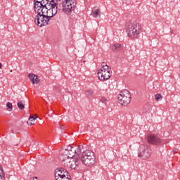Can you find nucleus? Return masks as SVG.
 Masks as SVG:
<instances>
[{
  "mask_svg": "<svg viewBox=\"0 0 180 180\" xmlns=\"http://www.w3.org/2000/svg\"><path fill=\"white\" fill-rule=\"evenodd\" d=\"M34 9L35 12L34 22L37 26L41 27L49 24L50 18L56 16L60 8L58 4L54 0H34Z\"/></svg>",
  "mask_w": 180,
  "mask_h": 180,
  "instance_id": "nucleus-1",
  "label": "nucleus"
},
{
  "mask_svg": "<svg viewBox=\"0 0 180 180\" xmlns=\"http://www.w3.org/2000/svg\"><path fill=\"white\" fill-rule=\"evenodd\" d=\"M82 153V146H68L61 150L63 155L62 165L68 169H75L79 164V159H74L72 157L79 155Z\"/></svg>",
  "mask_w": 180,
  "mask_h": 180,
  "instance_id": "nucleus-2",
  "label": "nucleus"
},
{
  "mask_svg": "<svg viewBox=\"0 0 180 180\" xmlns=\"http://www.w3.org/2000/svg\"><path fill=\"white\" fill-rule=\"evenodd\" d=\"M57 2H60L61 0H56ZM62 11L65 15H68L70 22H75L77 20V2L75 0H62Z\"/></svg>",
  "mask_w": 180,
  "mask_h": 180,
  "instance_id": "nucleus-3",
  "label": "nucleus"
},
{
  "mask_svg": "<svg viewBox=\"0 0 180 180\" xmlns=\"http://www.w3.org/2000/svg\"><path fill=\"white\" fill-rule=\"evenodd\" d=\"M127 34L128 37L136 39L141 33V25L136 22H130L127 24Z\"/></svg>",
  "mask_w": 180,
  "mask_h": 180,
  "instance_id": "nucleus-4",
  "label": "nucleus"
},
{
  "mask_svg": "<svg viewBox=\"0 0 180 180\" xmlns=\"http://www.w3.org/2000/svg\"><path fill=\"white\" fill-rule=\"evenodd\" d=\"M81 161L82 164L86 165V167H92L93 165H95L96 159L94 152L90 150L83 152Z\"/></svg>",
  "mask_w": 180,
  "mask_h": 180,
  "instance_id": "nucleus-5",
  "label": "nucleus"
},
{
  "mask_svg": "<svg viewBox=\"0 0 180 180\" xmlns=\"http://www.w3.org/2000/svg\"><path fill=\"white\" fill-rule=\"evenodd\" d=\"M112 69L105 62L102 63V68L98 72V77L100 81H108L112 75Z\"/></svg>",
  "mask_w": 180,
  "mask_h": 180,
  "instance_id": "nucleus-6",
  "label": "nucleus"
},
{
  "mask_svg": "<svg viewBox=\"0 0 180 180\" xmlns=\"http://www.w3.org/2000/svg\"><path fill=\"white\" fill-rule=\"evenodd\" d=\"M118 102L122 106H127L131 102V95L128 90H122L118 94Z\"/></svg>",
  "mask_w": 180,
  "mask_h": 180,
  "instance_id": "nucleus-7",
  "label": "nucleus"
},
{
  "mask_svg": "<svg viewBox=\"0 0 180 180\" xmlns=\"http://www.w3.org/2000/svg\"><path fill=\"white\" fill-rule=\"evenodd\" d=\"M151 156V148L146 145H141L139 146L138 157L142 160H147Z\"/></svg>",
  "mask_w": 180,
  "mask_h": 180,
  "instance_id": "nucleus-8",
  "label": "nucleus"
},
{
  "mask_svg": "<svg viewBox=\"0 0 180 180\" xmlns=\"http://www.w3.org/2000/svg\"><path fill=\"white\" fill-rule=\"evenodd\" d=\"M68 175V172L63 168H58L56 169L55 178L56 180H65Z\"/></svg>",
  "mask_w": 180,
  "mask_h": 180,
  "instance_id": "nucleus-9",
  "label": "nucleus"
},
{
  "mask_svg": "<svg viewBox=\"0 0 180 180\" xmlns=\"http://www.w3.org/2000/svg\"><path fill=\"white\" fill-rule=\"evenodd\" d=\"M148 142L153 146H160L161 144V139L157 135H149L148 136Z\"/></svg>",
  "mask_w": 180,
  "mask_h": 180,
  "instance_id": "nucleus-10",
  "label": "nucleus"
},
{
  "mask_svg": "<svg viewBox=\"0 0 180 180\" xmlns=\"http://www.w3.org/2000/svg\"><path fill=\"white\" fill-rule=\"evenodd\" d=\"M110 49L112 50V51H119L123 49V45L120 44H111Z\"/></svg>",
  "mask_w": 180,
  "mask_h": 180,
  "instance_id": "nucleus-11",
  "label": "nucleus"
},
{
  "mask_svg": "<svg viewBox=\"0 0 180 180\" xmlns=\"http://www.w3.org/2000/svg\"><path fill=\"white\" fill-rule=\"evenodd\" d=\"M91 15V16H93V18H94V19L101 18V10H99L98 8L92 10Z\"/></svg>",
  "mask_w": 180,
  "mask_h": 180,
  "instance_id": "nucleus-12",
  "label": "nucleus"
},
{
  "mask_svg": "<svg viewBox=\"0 0 180 180\" xmlns=\"http://www.w3.org/2000/svg\"><path fill=\"white\" fill-rule=\"evenodd\" d=\"M85 95L89 98H94V91H92V90L87 89L85 91Z\"/></svg>",
  "mask_w": 180,
  "mask_h": 180,
  "instance_id": "nucleus-13",
  "label": "nucleus"
},
{
  "mask_svg": "<svg viewBox=\"0 0 180 180\" xmlns=\"http://www.w3.org/2000/svg\"><path fill=\"white\" fill-rule=\"evenodd\" d=\"M0 180H5V174H4V169L0 165Z\"/></svg>",
  "mask_w": 180,
  "mask_h": 180,
  "instance_id": "nucleus-14",
  "label": "nucleus"
},
{
  "mask_svg": "<svg viewBox=\"0 0 180 180\" xmlns=\"http://www.w3.org/2000/svg\"><path fill=\"white\" fill-rule=\"evenodd\" d=\"M18 107L19 108V109H20V110H23V109H25V105H23V102L22 101H19L18 103Z\"/></svg>",
  "mask_w": 180,
  "mask_h": 180,
  "instance_id": "nucleus-15",
  "label": "nucleus"
},
{
  "mask_svg": "<svg viewBox=\"0 0 180 180\" xmlns=\"http://www.w3.org/2000/svg\"><path fill=\"white\" fill-rule=\"evenodd\" d=\"M34 120H36V117H34L31 116L29 117V121L27 122V124L32 125V124H33V123L32 122H34Z\"/></svg>",
  "mask_w": 180,
  "mask_h": 180,
  "instance_id": "nucleus-16",
  "label": "nucleus"
},
{
  "mask_svg": "<svg viewBox=\"0 0 180 180\" xmlns=\"http://www.w3.org/2000/svg\"><path fill=\"white\" fill-rule=\"evenodd\" d=\"M33 79L34 80L32 81V84H39V77H37V75H35V77Z\"/></svg>",
  "mask_w": 180,
  "mask_h": 180,
  "instance_id": "nucleus-17",
  "label": "nucleus"
},
{
  "mask_svg": "<svg viewBox=\"0 0 180 180\" xmlns=\"http://www.w3.org/2000/svg\"><path fill=\"white\" fill-rule=\"evenodd\" d=\"M155 99H156V101H161L162 99V96H161V94H158L155 95Z\"/></svg>",
  "mask_w": 180,
  "mask_h": 180,
  "instance_id": "nucleus-18",
  "label": "nucleus"
},
{
  "mask_svg": "<svg viewBox=\"0 0 180 180\" xmlns=\"http://www.w3.org/2000/svg\"><path fill=\"white\" fill-rule=\"evenodd\" d=\"M35 76H36V75H34V74H30V75H28V77H29V78H30L31 82L34 79V77H35Z\"/></svg>",
  "mask_w": 180,
  "mask_h": 180,
  "instance_id": "nucleus-19",
  "label": "nucleus"
},
{
  "mask_svg": "<svg viewBox=\"0 0 180 180\" xmlns=\"http://www.w3.org/2000/svg\"><path fill=\"white\" fill-rule=\"evenodd\" d=\"M6 107L10 109L9 110H12V108H13V105H12V103H7L6 104Z\"/></svg>",
  "mask_w": 180,
  "mask_h": 180,
  "instance_id": "nucleus-20",
  "label": "nucleus"
},
{
  "mask_svg": "<svg viewBox=\"0 0 180 180\" xmlns=\"http://www.w3.org/2000/svg\"><path fill=\"white\" fill-rule=\"evenodd\" d=\"M100 101H101V102H102V103H105V102H106L107 99L105 97H101L100 98Z\"/></svg>",
  "mask_w": 180,
  "mask_h": 180,
  "instance_id": "nucleus-21",
  "label": "nucleus"
},
{
  "mask_svg": "<svg viewBox=\"0 0 180 180\" xmlns=\"http://www.w3.org/2000/svg\"><path fill=\"white\" fill-rule=\"evenodd\" d=\"M2 68V63H0V70Z\"/></svg>",
  "mask_w": 180,
  "mask_h": 180,
  "instance_id": "nucleus-22",
  "label": "nucleus"
},
{
  "mask_svg": "<svg viewBox=\"0 0 180 180\" xmlns=\"http://www.w3.org/2000/svg\"><path fill=\"white\" fill-rule=\"evenodd\" d=\"M33 180H37V177H34Z\"/></svg>",
  "mask_w": 180,
  "mask_h": 180,
  "instance_id": "nucleus-23",
  "label": "nucleus"
}]
</instances>
